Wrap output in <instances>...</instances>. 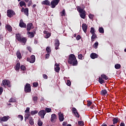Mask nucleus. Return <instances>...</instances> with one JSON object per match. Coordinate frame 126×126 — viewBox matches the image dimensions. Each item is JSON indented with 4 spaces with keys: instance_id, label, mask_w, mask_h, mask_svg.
<instances>
[{
    "instance_id": "nucleus-1",
    "label": "nucleus",
    "mask_w": 126,
    "mask_h": 126,
    "mask_svg": "<svg viewBox=\"0 0 126 126\" xmlns=\"http://www.w3.org/2000/svg\"><path fill=\"white\" fill-rule=\"evenodd\" d=\"M67 62L69 64H71V65L73 66L77 65V64H78V62L77 61L76 57H75V55H74V54H70L69 56Z\"/></svg>"
},
{
    "instance_id": "nucleus-2",
    "label": "nucleus",
    "mask_w": 126,
    "mask_h": 126,
    "mask_svg": "<svg viewBox=\"0 0 126 126\" xmlns=\"http://www.w3.org/2000/svg\"><path fill=\"white\" fill-rule=\"evenodd\" d=\"M77 10L79 13H80V16L81 17V18H83V19H85V16H86V12L83 10V9L78 7H77Z\"/></svg>"
},
{
    "instance_id": "nucleus-3",
    "label": "nucleus",
    "mask_w": 126,
    "mask_h": 126,
    "mask_svg": "<svg viewBox=\"0 0 126 126\" xmlns=\"http://www.w3.org/2000/svg\"><path fill=\"white\" fill-rule=\"evenodd\" d=\"M15 14V12H14V11H13L12 9H8L7 10V16H8V17L9 18H11V17L14 16Z\"/></svg>"
},
{
    "instance_id": "nucleus-4",
    "label": "nucleus",
    "mask_w": 126,
    "mask_h": 126,
    "mask_svg": "<svg viewBox=\"0 0 126 126\" xmlns=\"http://www.w3.org/2000/svg\"><path fill=\"white\" fill-rule=\"evenodd\" d=\"M24 92L25 93H30V92H31V85L30 84L27 83L25 85Z\"/></svg>"
},
{
    "instance_id": "nucleus-5",
    "label": "nucleus",
    "mask_w": 126,
    "mask_h": 126,
    "mask_svg": "<svg viewBox=\"0 0 126 126\" xmlns=\"http://www.w3.org/2000/svg\"><path fill=\"white\" fill-rule=\"evenodd\" d=\"M61 0H53L50 3V5H51V7L52 8H55L57 5L59 4V2Z\"/></svg>"
},
{
    "instance_id": "nucleus-6",
    "label": "nucleus",
    "mask_w": 126,
    "mask_h": 126,
    "mask_svg": "<svg viewBox=\"0 0 126 126\" xmlns=\"http://www.w3.org/2000/svg\"><path fill=\"white\" fill-rule=\"evenodd\" d=\"M2 84L3 86H7V87H11V85L10 84V81L4 79L2 81Z\"/></svg>"
},
{
    "instance_id": "nucleus-7",
    "label": "nucleus",
    "mask_w": 126,
    "mask_h": 126,
    "mask_svg": "<svg viewBox=\"0 0 126 126\" xmlns=\"http://www.w3.org/2000/svg\"><path fill=\"white\" fill-rule=\"evenodd\" d=\"M27 62H29L31 63H34L35 61H36V58L35 55H32L30 58H27Z\"/></svg>"
},
{
    "instance_id": "nucleus-8",
    "label": "nucleus",
    "mask_w": 126,
    "mask_h": 126,
    "mask_svg": "<svg viewBox=\"0 0 126 126\" xmlns=\"http://www.w3.org/2000/svg\"><path fill=\"white\" fill-rule=\"evenodd\" d=\"M72 113L75 115L76 118H79L80 117V115H79V113L77 112V109L75 107L72 108Z\"/></svg>"
},
{
    "instance_id": "nucleus-9",
    "label": "nucleus",
    "mask_w": 126,
    "mask_h": 126,
    "mask_svg": "<svg viewBox=\"0 0 126 126\" xmlns=\"http://www.w3.org/2000/svg\"><path fill=\"white\" fill-rule=\"evenodd\" d=\"M38 116L40 117L41 119H44L45 115H46V111L44 110H42L39 111Z\"/></svg>"
},
{
    "instance_id": "nucleus-10",
    "label": "nucleus",
    "mask_w": 126,
    "mask_h": 126,
    "mask_svg": "<svg viewBox=\"0 0 126 126\" xmlns=\"http://www.w3.org/2000/svg\"><path fill=\"white\" fill-rule=\"evenodd\" d=\"M10 119V117L8 116H3V117H0V123L2 122H7L8 120Z\"/></svg>"
},
{
    "instance_id": "nucleus-11",
    "label": "nucleus",
    "mask_w": 126,
    "mask_h": 126,
    "mask_svg": "<svg viewBox=\"0 0 126 126\" xmlns=\"http://www.w3.org/2000/svg\"><path fill=\"white\" fill-rule=\"evenodd\" d=\"M60 40L58 39H55L54 44L55 50H59V49H60Z\"/></svg>"
},
{
    "instance_id": "nucleus-12",
    "label": "nucleus",
    "mask_w": 126,
    "mask_h": 126,
    "mask_svg": "<svg viewBox=\"0 0 126 126\" xmlns=\"http://www.w3.org/2000/svg\"><path fill=\"white\" fill-rule=\"evenodd\" d=\"M34 28V26H33V24L29 23L27 25V31L28 32L30 31V30L33 29Z\"/></svg>"
},
{
    "instance_id": "nucleus-13",
    "label": "nucleus",
    "mask_w": 126,
    "mask_h": 126,
    "mask_svg": "<svg viewBox=\"0 0 126 126\" xmlns=\"http://www.w3.org/2000/svg\"><path fill=\"white\" fill-rule=\"evenodd\" d=\"M51 122L56 123L57 122V115L53 114L51 115Z\"/></svg>"
},
{
    "instance_id": "nucleus-14",
    "label": "nucleus",
    "mask_w": 126,
    "mask_h": 126,
    "mask_svg": "<svg viewBox=\"0 0 126 126\" xmlns=\"http://www.w3.org/2000/svg\"><path fill=\"white\" fill-rule=\"evenodd\" d=\"M19 42L25 45V44H26V42H27V38L25 37L22 36L20 40H19Z\"/></svg>"
},
{
    "instance_id": "nucleus-15",
    "label": "nucleus",
    "mask_w": 126,
    "mask_h": 126,
    "mask_svg": "<svg viewBox=\"0 0 126 126\" xmlns=\"http://www.w3.org/2000/svg\"><path fill=\"white\" fill-rule=\"evenodd\" d=\"M55 66H56L55 67V71L59 73L61 69V68L60 67V64H58V63H56L55 64Z\"/></svg>"
},
{
    "instance_id": "nucleus-16",
    "label": "nucleus",
    "mask_w": 126,
    "mask_h": 126,
    "mask_svg": "<svg viewBox=\"0 0 126 126\" xmlns=\"http://www.w3.org/2000/svg\"><path fill=\"white\" fill-rule=\"evenodd\" d=\"M19 26L21 28H26V24L23 22L22 19H21L20 21Z\"/></svg>"
},
{
    "instance_id": "nucleus-17",
    "label": "nucleus",
    "mask_w": 126,
    "mask_h": 126,
    "mask_svg": "<svg viewBox=\"0 0 126 126\" xmlns=\"http://www.w3.org/2000/svg\"><path fill=\"white\" fill-rule=\"evenodd\" d=\"M59 121L61 122H63V120H64V118L63 117V114L59 113Z\"/></svg>"
},
{
    "instance_id": "nucleus-18",
    "label": "nucleus",
    "mask_w": 126,
    "mask_h": 126,
    "mask_svg": "<svg viewBox=\"0 0 126 126\" xmlns=\"http://www.w3.org/2000/svg\"><path fill=\"white\" fill-rule=\"evenodd\" d=\"M42 4H44V5H48L50 6L51 5V2L48 0H45L42 2Z\"/></svg>"
},
{
    "instance_id": "nucleus-19",
    "label": "nucleus",
    "mask_w": 126,
    "mask_h": 126,
    "mask_svg": "<svg viewBox=\"0 0 126 126\" xmlns=\"http://www.w3.org/2000/svg\"><path fill=\"white\" fill-rule=\"evenodd\" d=\"M88 27V26H87V25H86V24H82V29H83L84 32H85V33H86V32H87Z\"/></svg>"
},
{
    "instance_id": "nucleus-20",
    "label": "nucleus",
    "mask_w": 126,
    "mask_h": 126,
    "mask_svg": "<svg viewBox=\"0 0 126 126\" xmlns=\"http://www.w3.org/2000/svg\"><path fill=\"white\" fill-rule=\"evenodd\" d=\"M29 124L31 125V126H34V119L32 118V117H30L29 118Z\"/></svg>"
},
{
    "instance_id": "nucleus-21",
    "label": "nucleus",
    "mask_w": 126,
    "mask_h": 126,
    "mask_svg": "<svg viewBox=\"0 0 126 126\" xmlns=\"http://www.w3.org/2000/svg\"><path fill=\"white\" fill-rule=\"evenodd\" d=\"M22 37V36H21V34L20 33L16 34L15 38L16 40L18 41V42H19V40H21Z\"/></svg>"
},
{
    "instance_id": "nucleus-22",
    "label": "nucleus",
    "mask_w": 126,
    "mask_h": 126,
    "mask_svg": "<svg viewBox=\"0 0 126 126\" xmlns=\"http://www.w3.org/2000/svg\"><path fill=\"white\" fill-rule=\"evenodd\" d=\"M90 57L93 60H94V59H97V58H98V55L96 53H92L90 55Z\"/></svg>"
},
{
    "instance_id": "nucleus-23",
    "label": "nucleus",
    "mask_w": 126,
    "mask_h": 126,
    "mask_svg": "<svg viewBox=\"0 0 126 126\" xmlns=\"http://www.w3.org/2000/svg\"><path fill=\"white\" fill-rule=\"evenodd\" d=\"M5 28L7 31H9V32H11L12 31V28L9 25H6L5 26Z\"/></svg>"
},
{
    "instance_id": "nucleus-24",
    "label": "nucleus",
    "mask_w": 126,
    "mask_h": 126,
    "mask_svg": "<svg viewBox=\"0 0 126 126\" xmlns=\"http://www.w3.org/2000/svg\"><path fill=\"white\" fill-rule=\"evenodd\" d=\"M98 38L96 33H93L92 36H91V41L92 42H94L95 41V39H97Z\"/></svg>"
},
{
    "instance_id": "nucleus-25",
    "label": "nucleus",
    "mask_w": 126,
    "mask_h": 126,
    "mask_svg": "<svg viewBox=\"0 0 126 126\" xmlns=\"http://www.w3.org/2000/svg\"><path fill=\"white\" fill-rule=\"evenodd\" d=\"M113 122V124L114 125H116V124H118L119 122V118L116 117V118H114L112 120Z\"/></svg>"
},
{
    "instance_id": "nucleus-26",
    "label": "nucleus",
    "mask_w": 126,
    "mask_h": 126,
    "mask_svg": "<svg viewBox=\"0 0 126 126\" xmlns=\"http://www.w3.org/2000/svg\"><path fill=\"white\" fill-rule=\"evenodd\" d=\"M100 94L102 96H106V95H107V94H108V92H107V90H102L100 92Z\"/></svg>"
},
{
    "instance_id": "nucleus-27",
    "label": "nucleus",
    "mask_w": 126,
    "mask_h": 126,
    "mask_svg": "<svg viewBox=\"0 0 126 126\" xmlns=\"http://www.w3.org/2000/svg\"><path fill=\"white\" fill-rule=\"evenodd\" d=\"M16 56L18 58V59H22V56H21V53H20V51L19 50L17 51L16 53Z\"/></svg>"
},
{
    "instance_id": "nucleus-28",
    "label": "nucleus",
    "mask_w": 126,
    "mask_h": 126,
    "mask_svg": "<svg viewBox=\"0 0 126 126\" xmlns=\"http://www.w3.org/2000/svg\"><path fill=\"white\" fill-rule=\"evenodd\" d=\"M19 4L21 7H22V6H25V7H26V3H25L23 0L20 1Z\"/></svg>"
},
{
    "instance_id": "nucleus-29",
    "label": "nucleus",
    "mask_w": 126,
    "mask_h": 126,
    "mask_svg": "<svg viewBox=\"0 0 126 126\" xmlns=\"http://www.w3.org/2000/svg\"><path fill=\"white\" fill-rule=\"evenodd\" d=\"M27 34H29V36L30 38H34L35 35L34 34V32H28Z\"/></svg>"
},
{
    "instance_id": "nucleus-30",
    "label": "nucleus",
    "mask_w": 126,
    "mask_h": 126,
    "mask_svg": "<svg viewBox=\"0 0 126 126\" xmlns=\"http://www.w3.org/2000/svg\"><path fill=\"white\" fill-rule=\"evenodd\" d=\"M30 113H26L25 116V121L26 122L27 120H29V118H30Z\"/></svg>"
},
{
    "instance_id": "nucleus-31",
    "label": "nucleus",
    "mask_w": 126,
    "mask_h": 126,
    "mask_svg": "<svg viewBox=\"0 0 126 126\" xmlns=\"http://www.w3.org/2000/svg\"><path fill=\"white\" fill-rule=\"evenodd\" d=\"M98 82L100 84H103V83H105V81L103 79V78L101 77H99L98 78Z\"/></svg>"
},
{
    "instance_id": "nucleus-32",
    "label": "nucleus",
    "mask_w": 126,
    "mask_h": 126,
    "mask_svg": "<svg viewBox=\"0 0 126 126\" xmlns=\"http://www.w3.org/2000/svg\"><path fill=\"white\" fill-rule=\"evenodd\" d=\"M24 13L25 15H26L27 16H28V15H29V9L25 8L24 10Z\"/></svg>"
},
{
    "instance_id": "nucleus-33",
    "label": "nucleus",
    "mask_w": 126,
    "mask_h": 126,
    "mask_svg": "<svg viewBox=\"0 0 126 126\" xmlns=\"http://www.w3.org/2000/svg\"><path fill=\"white\" fill-rule=\"evenodd\" d=\"M101 77H102L103 79H105V80H108V79H109L108 76L104 74L101 75Z\"/></svg>"
},
{
    "instance_id": "nucleus-34",
    "label": "nucleus",
    "mask_w": 126,
    "mask_h": 126,
    "mask_svg": "<svg viewBox=\"0 0 126 126\" xmlns=\"http://www.w3.org/2000/svg\"><path fill=\"white\" fill-rule=\"evenodd\" d=\"M9 103H15V102H16V99L13 97H11L9 100Z\"/></svg>"
},
{
    "instance_id": "nucleus-35",
    "label": "nucleus",
    "mask_w": 126,
    "mask_h": 126,
    "mask_svg": "<svg viewBox=\"0 0 126 126\" xmlns=\"http://www.w3.org/2000/svg\"><path fill=\"white\" fill-rule=\"evenodd\" d=\"M15 68L16 70H19L20 69V63H17L15 66Z\"/></svg>"
},
{
    "instance_id": "nucleus-36",
    "label": "nucleus",
    "mask_w": 126,
    "mask_h": 126,
    "mask_svg": "<svg viewBox=\"0 0 126 126\" xmlns=\"http://www.w3.org/2000/svg\"><path fill=\"white\" fill-rule=\"evenodd\" d=\"M51 52H52V50H51V47H47L46 48V53L47 54H51Z\"/></svg>"
},
{
    "instance_id": "nucleus-37",
    "label": "nucleus",
    "mask_w": 126,
    "mask_h": 126,
    "mask_svg": "<svg viewBox=\"0 0 126 126\" xmlns=\"http://www.w3.org/2000/svg\"><path fill=\"white\" fill-rule=\"evenodd\" d=\"M60 14H61V16H65V15H66L65 10L63 9V11L60 12Z\"/></svg>"
},
{
    "instance_id": "nucleus-38",
    "label": "nucleus",
    "mask_w": 126,
    "mask_h": 126,
    "mask_svg": "<svg viewBox=\"0 0 126 126\" xmlns=\"http://www.w3.org/2000/svg\"><path fill=\"white\" fill-rule=\"evenodd\" d=\"M36 114H38V110L32 111L31 112V115L32 116H34V115H36Z\"/></svg>"
},
{
    "instance_id": "nucleus-39",
    "label": "nucleus",
    "mask_w": 126,
    "mask_h": 126,
    "mask_svg": "<svg viewBox=\"0 0 126 126\" xmlns=\"http://www.w3.org/2000/svg\"><path fill=\"white\" fill-rule=\"evenodd\" d=\"M78 125L80 126H84V122L82 121H78Z\"/></svg>"
},
{
    "instance_id": "nucleus-40",
    "label": "nucleus",
    "mask_w": 126,
    "mask_h": 126,
    "mask_svg": "<svg viewBox=\"0 0 126 126\" xmlns=\"http://www.w3.org/2000/svg\"><path fill=\"white\" fill-rule=\"evenodd\" d=\"M95 32H96L95 29H94V28H91L90 33L92 34H95Z\"/></svg>"
},
{
    "instance_id": "nucleus-41",
    "label": "nucleus",
    "mask_w": 126,
    "mask_h": 126,
    "mask_svg": "<svg viewBox=\"0 0 126 126\" xmlns=\"http://www.w3.org/2000/svg\"><path fill=\"white\" fill-rule=\"evenodd\" d=\"M45 112L46 113H51V112H52V109L46 107L45 108Z\"/></svg>"
},
{
    "instance_id": "nucleus-42",
    "label": "nucleus",
    "mask_w": 126,
    "mask_h": 126,
    "mask_svg": "<svg viewBox=\"0 0 126 126\" xmlns=\"http://www.w3.org/2000/svg\"><path fill=\"white\" fill-rule=\"evenodd\" d=\"M32 100L33 102H37L38 101V97L36 95L32 97Z\"/></svg>"
},
{
    "instance_id": "nucleus-43",
    "label": "nucleus",
    "mask_w": 126,
    "mask_h": 126,
    "mask_svg": "<svg viewBox=\"0 0 126 126\" xmlns=\"http://www.w3.org/2000/svg\"><path fill=\"white\" fill-rule=\"evenodd\" d=\"M115 67L116 69H120V68H121V64H116L115 65Z\"/></svg>"
},
{
    "instance_id": "nucleus-44",
    "label": "nucleus",
    "mask_w": 126,
    "mask_h": 126,
    "mask_svg": "<svg viewBox=\"0 0 126 126\" xmlns=\"http://www.w3.org/2000/svg\"><path fill=\"white\" fill-rule=\"evenodd\" d=\"M99 33L103 34L104 33V29L102 27L99 28L98 29Z\"/></svg>"
},
{
    "instance_id": "nucleus-45",
    "label": "nucleus",
    "mask_w": 126,
    "mask_h": 126,
    "mask_svg": "<svg viewBox=\"0 0 126 126\" xmlns=\"http://www.w3.org/2000/svg\"><path fill=\"white\" fill-rule=\"evenodd\" d=\"M98 45H99V43L98 42V41H96L93 45V47L95 49H97L98 48Z\"/></svg>"
},
{
    "instance_id": "nucleus-46",
    "label": "nucleus",
    "mask_w": 126,
    "mask_h": 126,
    "mask_svg": "<svg viewBox=\"0 0 126 126\" xmlns=\"http://www.w3.org/2000/svg\"><path fill=\"white\" fill-rule=\"evenodd\" d=\"M51 37V34L50 32H47L45 35V38L46 39H48V38H50Z\"/></svg>"
},
{
    "instance_id": "nucleus-47",
    "label": "nucleus",
    "mask_w": 126,
    "mask_h": 126,
    "mask_svg": "<svg viewBox=\"0 0 126 126\" xmlns=\"http://www.w3.org/2000/svg\"><path fill=\"white\" fill-rule=\"evenodd\" d=\"M37 125L38 126H43V122L41 120H38Z\"/></svg>"
},
{
    "instance_id": "nucleus-48",
    "label": "nucleus",
    "mask_w": 126,
    "mask_h": 126,
    "mask_svg": "<svg viewBox=\"0 0 126 126\" xmlns=\"http://www.w3.org/2000/svg\"><path fill=\"white\" fill-rule=\"evenodd\" d=\"M33 87H38V86H39V84L38 82H34L33 83Z\"/></svg>"
},
{
    "instance_id": "nucleus-49",
    "label": "nucleus",
    "mask_w": 126,
    "mask_h": 126,
    "mask_svg": "<svg viewBox=\"0 0 126 126\" xmlns=\"http://www.w3.org/2000/svg\"><path fill=\"white\" fill-rule=\"evenodd\" d=\"M25 112V113H26V114L30 113V108L27 107Z\"/></svg>"
},
{
    "instance_id": "nucleus-50",
    "label": "nucleus",
    "mask_w": 126,
    "mask_h": 126,
    "mask_svg": "<svg viewBox=\"0 0 126 126\" xmlns=\"http://www.w3.org/2000/svg\"><path fill=\"white\" fill-rule=\"evenodd\" d=\"M26 67L24 65H21L20 67V69L22 70H25L26 69Z\"/></svg>"
},
{
    "instance_id": "nucleus-51",
    "label": "nucleus",
    "mask_w": 126,
    "mask_h": 126,
    "mask_svg": "<svg viewBox=\"0 0 126 126\" xmlns=\"http://www.w3.org/2000/svg\"><path fill=\"white\" fill-rule=\"evenodd\" d=\"M78 58L79 60H82V58H83V56L82 55V54H79L78 56Z\"/></svg>"
},
{
    "instance_id": "nucleus-52",
    "label": "nucleus",
    "mask_w": 126,
    "mask_h": 126,
    "mask_svg": "<svg viewBox=\"0 0 126 126\" xmlns=\"http://www.w3.org/2000/svg\"><path fill=\"white\" fill-rule=\"evenodd\" d=\"M91 105H92V102H91L90 101H88V103H87L88 107H90V106H91Z\"/></svg>"
},
{
    "instance_id": "nucleus-53",
    "label": "nucleus",
    "mask_w": 126,
    "mask_h": 126,
    "mask_svg": "<svg viewBox=\"0 0 126 126\" xmlns=\"http://www.w3.org/2000/svg\"><path fill=\"white\" fill-rule=\"evenodd\" d=\"M18 117L19 118V119H20L21 121H23V116L21 115H19L18 116Z\"/></svg>"
},
{
    "instance_id": "nucleus-54",
    "label": "nucleus",
    "mask_w": 126,
    "mask_h": 126,
    "mask_svg": "<svg viewBox=\"0 0 126 126\" xmlns=\"http://www.w3.org/2000/svg\"><path fill=\"white\" fill-rule=\"evenodd\" d=\"M27 50H28V51H29L30 53H31V51H32V48H31V47L30 46H28L27 47Z\"/></svg>"
},
{
    "instance_id": "nucleus-55",
    "label": "nucleus",
    "mask_w": 126,
    "mask_h": 126,
    "mask_svg": "<svg viewBox=\"0 0 126 126\" xmlns=\"http://www.w3.org/2000/svg\"><path fill=\"white\" fill-rule=\"evenodd\" d=\"M67 85L68 86H70L71 85V82H70V81L69 80H68L67 81Z\"/></svg>"
},
{
    "instance_id": "nucleus-56",
    "label": "nucleus",
    "mask_w": 126,
    "mask_h": 126,
    "mask_svg": "<svg viewBox=\"0 0 126 126\" xmlns=\"http://www.w3.org/2000/svg\"><path fill=\"white\" fill-rule=\"evenodd\" d=\"M49 58H50V53H47L45 55V59L46 60H47Z\"/></svg>"
},
{
    "instance_id": "nucleus-57",
    "label": "nucleus",
    "mask_w": 126,
    "mask_h": 126,
    "mask_svg": "<svg viewBox=\"0 0 126 126\" xmlns=\"http://www.w3.org/2000/svg\"><path fill=\"white\" fill-rule=\"evenodd\" d=\"M76 39L77 41L80 40V39H81V36H80V35H78L77 36V37H76Z\"/></svg>"
},
{
    "instance_id": "nucleus-58",
    "label": "nucleus",
    "mask_w": 126,
    "mask_h": 126,
    "mask_svg": "<svg viewBox=\"0 0 126 126\" xmlns=\"http://www.w3.org/2000/svg\"><path fill=\"white\" fill-rule=\"evenodd\" d=\"M89 17L90 19H92L93 18H94V15L90 14L89 15Z\"/></svg>"
},
{
    "instance_id": "nucleus-59",
    "label": "nucleus",
    "mask_w": 126,
    "mask_h": 126,
    "mask_svg": "<svg viewBox=\"0 0 126 126\" xmlns=\"http://www.w3.org/2000/svg\"><path fill=\"white\" fill-rule=\"evenodd\" d=\"M43 77L44 79H48V76L46 74H43Z\"/></svg>"
},
{
    "instance_id": "nucleus-60",
    "label": "nucleus",
    "mask_w": 126,
    "mask_h": 126,
    "mask_svg": "<svg viewBox=\"0 0 126 126\" xmlns=\"http://www.w3.org/2000/svg\"><path fill=\"white\" fill-rule=\"evenodd\" d=\"M2 92H3V88H1L0 89V95H1V94H2Z\"/></svg>"
},
{
    "instance_id": "nucleus-61",
    "label": "nucleus",
    "mask_w": 126,
    "mask_h": 126,
    "mask_svg": "<svg viewBox=\"0 0 126 126\" xmlns=\"http://www.w3.org/2000/svg\"><path fill=\"white\" fill-rule=\"evenodd\" d=\"M31 4H32V1L30 0V1H29V3L28 4V6L29 7L30 5H31Z\"/></svg>"
},
{
    "instance_id": "nucleus-62",
    "label": "nucleus",
    "mask_w": 126,
    "mask_h": 126,
    "mask_svg": "<svg viewBox=\"0 0 126 126\" xmlns=\"http://www.w3.org/2000/svg\"><path fill=\"white\" fill-rule=\"evenodd\" d=\"M67 125V122H63V126H65Z\"/></svg>"
},
{
    "instance_id": "nucleus-63",
    "label": "nucleus",
    "mask_w": 126,
    "mask_h": 126,
    "mask_svg": "<svg viewBox=\"0 0 126 126\" xmlns=\"http://www.w3.org/2000/svg\"><path fill=\"white\" fill-rule=\"evenodd\" d=\"M120 126H126V125L125 124V123L122 122V123H121Z\"/></svg>"
},
{
    "instance_id": "nucleus-64",
    "label": "nucleus",
    "mask_w": 126,
    "mask_h": 126,
    "mask_svg": "<svg viewBox=\"0 0 126 126\" xmlns=\"http://www.w3.org/2000/svg\"><path fill=\"white\" fill-rule=\"evenodd\" d=\"M101 126H108L107 124L103 123L102 125H101Z\"/></svg>"
}]
</instances>
